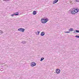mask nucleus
<instances>
[{"instance_id":"nucleus-1","label":"nucleus","mask_w":79,"mask_h":79,"mask_svg":"<svg viewBox=\"0 0 79 79\" xmlns=\"http://www.w3.org/2000/svg\"><path fill=\"white\" fill-rule=\"evenodd\" d=\"M70 11L72 15H76L77 13V12H76V11H75V10H74L73 8L70 10Z\"/></svg>"},{"instance_id":"nucleus-2","label":"nucleus","mask_w":79,"mask_h":79,"mask_svg":"<svg viewBox=\"0 0 79 79\" xmlns=\"http://www.w3.org/2000/svg\"><path fill=\"white\" fill-rule=\"evenodd\" d=\"M18 31H21V32H24V31H25V29L23 28H20L18 29Z\"/></svg>"},{"instance_id":"nucleus-3","label":"nucleus","mask_w":79,"mask_h":79,"mask_svg":"<svg viewBox=\"0 0 79 79\" xmlns=\"http://www.w3.org/2000/svg\"><path fill=\"white\" fill-rule=\"evenodd\" d=\"M18 15H19V12H17L16 13V14H13L12 15H11V16H18Z\"/></svg>"},{"instance_id":"nucleus-4","label":"nucleus","mask_w":79,"mask_h":79,"mask_svg":"<svg viewBox=\"0 0 79 79\" xmlns=\"http://www.w3.org/2000/svg\"><path fill=\"white\" fill-rule=\"evenodd\" d=\"M73 9L75 10V11H76V12L77 13H78V12L79 11V9H77V8H73Z\"/></svg>"},{"instance_id":"nucleus-5","label":"nucleus","mask_w":79,"mask_h":79,"mask_svg":"<svg viewBox=\"0 0 79 79\" xmlns=\"http://www.w3.org/2000/svg\"><path fill=\"white\" fill-rule=\"evenodd\" d=\"M31 66L32 67H33L34 66H36V63L35 62H33L31 64Z\"/></svg>"},{"instance_id":"nucleus-6","label":"nucleus","mask_w":79,"mask_h":79,"mask_svg":"<svg viewBox=\"0 0 79 79\" xmlns=\"http://www.w3.org/2000/svg\"><path fill=\"white\" fill-rule=\"evenodd\" d=\"M56 73L57 74H59L60 73V70L59 69H57L56 70Z\"/></svg>"},{"instance_id":"nucleus-7","label":"nucleus","mask_w":79,"mask_h":79,"mask_svg":"<svg viewBox=\"0 0 79 79\" xmlns=\"http://www.w3.org/2000/svg\"><path fill=\"white\" fill-rule=\"evenodd\" d=\"M41 23H43V24H45V23H46V22L44 20V18L42 19L41 20Z\"/></svg>"},{"instance_id":"nucleus-8","label":"nucleus","mask_w":79,"mask_h":79,"mask_svg":"<svg viewBox=\"0 0 79 79\" xmlns=\"http://www.w3.org/2000/svg\"><path fill=\"white\" fill-rule=\"evenodd\" d=\"M58 2V0H55L54 1H53V4H55V3H57Z\"/></svg>"},{"instance_id":"nucleus-9","label":"nucleus","mask_w":79,"mask_h":79,"mask_svg":"<svg viewBox=\"0 0 79 79\" xmlns=\"http://www.w3.org/2000/svg\"><path fill=\"white\" fill-rule=\"evenodd\" d=\"M44 35H45V32H42L41 33V36H44Z\"/></svg>"},{"instance_id":"nucleus-10","label":"nucleus","mask_w":79,"mask_h":79,"mask_svg":"<svg viewBox=\"0 0 79 79\" xmlns=\"http://www.w3.org/2000/svg\"><path fill=\"white\" fill-rule=\"evenodd\" d=\"M36 14H37V12H36V11H33V15H36Z\"/></svg>"},{"instance_id":"nucleus-11","label":"nucleus","mask_w":79,"mask_h":79,"mask_svg":"<svg viewBox=\"0 0 79 79\" xmlns=\"http://www.w3.org/2000/svg\"><path fill=\"white\" fill-rule=\"evenodd\" d=\"M21 44H26V42L25 41H22L21 42Z\"/></svg>"},{"instance_id":"nucleus-12","label":"nucleus","mask_w":79,"mask_h":79,"mask_svg":"<svg viewBox=\"0 0 79 79\" xmlns=\"http://www.w3.org/2000/svg\"><path fill=\"white\" fill-rule=\"evenodd\" d=\"M73 31H74V29H73V28H70L69 30V31H71V32Z\"/></svg>"},{"instance_id":"nucleus-13","label":"nucleus","mask_w":79,"mask_h":79,"mask_svg":"<svg viewBox=\"0 0 79 79\" xmlns=\"http://www.w3.org/2000/svg\"><path fill=\"white\" fill-rule=\"evenodd\" d=\"M44 20L46 22V23L48 21V19H44Z\"/></svg>"},{"instance_id":"nucleus-14","label":"nucleus","mask_w":79,"mask_h":79,"mask_svg":"<svg viewBox=\"0 0 79 79\" xmlns=\"http://www.w3.org/2000/svg\"><path fill=\"white\" fill-rule=\"evenodd\" d=\"M44 60V57H41V60H40V61H43V60Z\"/></svg>"},{"instance_id":"nucleus-15","label":"nucleus","mask_w":79,"mask_h":79,"mask_svg":"<svg viewBox=\"0 0 79 79\" xmlns=\"http://www.w3.org/2000/svg\"><path fill=\"white\" fill-rule=\"evenodd\" d=\"M76 32H77V33H79V31L78 30H75Z\"/></svg>"},{"instance_id":"nucleus-16","label":"nucleus","mask_w":79,"mask_h":79,"mask_svg":"<svg viewBox=\"0 0 79 79\" xmlns=\"http://www.w3.org/2000/svg\"><path fill=\"white\" fill-rule=\"evenodd\" d=\"M3 31L2 30H0V35L3 33Z\"/></svg>"},{"instance_id":"nucleus-17","label":"nucleus","mask_w":79,"mask_h":79,"mask_svg":"<svg viewBox=\"0 0 79 79\" xmlns=\"http://www.w3.org/2000/svg\"><path fill=\"white\" fill-rule=\"evenodd\" d=\"M40 33V31H38V32L37 33V35H39Z\"/></svg>"},{"instance_id":"nucleus-18","label":"nucleus","mask_w":79,"mask_h":79,"mask_svg":"<svg viewBox=\"0 0 79 79\" xmlns=\"http://www.w3.org/2000/svg\"><path fill=\"white\" fill-rule=\"evenodd\" d=\"M0 71H3V69L1 68L0 69Z\"/></svg>"},{"instance_id":"nucleus-19","label":"nucleus","mask_w":79,"mask_h":79,"mask_svg":"<svg viewBox=\"0 0 79 79\" xmlns=\"http://www.w3.org/2000/svg\"><path fill=\"white\" fill-rule=\"evenodd\" d=\"M76 2H79V0H74Z\"/></svg>"},{"instance_id":"nucleus-20","label":"nucleus","mask_w":79,"mask_h":79,"mask_svg":"<svg viewBox=\"0 0 79 79\" xmlns=\"http://www.w3.org/2000/svg\"><path fill=\"white\" fill-rule=\"evenodd\" d=\"M76 37H77V38H79V35H76L75 36Z\"/></svg>"},{"instance_id":"nucleus-21","label":"nucleus","mask_w":79,"mask_h":79,"mask_svg":"<svg viewBox=\"0 0 79 79\" xmlns=\"http://www.w3.org/2000/svg\"><path fill=\"white\" fill-rule=\"evenodd\" d=\"M70 32V31H66V32H65V33H69Z\"/></svg>"},{"instance_id":"nucleus-22","label":"nucleus","mask_w":79,"mask_h":79,"mask_svg":"<svg viewBox=\"0 0 79 79\" xmlns=\"http://www.w3.org/2000/svg\"><path fill=\"white\" fill-rule=\"evenodd\" d=\"M3 0V1H5V0ZM6 0V1H10V0Z\"/></svg>"},{"instance_id":"nucleus-23","label":"nucleus","mask_w":79,"mask_h":79,"mask_svg":"<svg viewBox=\"0 0 79 79\" xmlns=\"http://www.w3.org/2000/svg\"><path fill=\"white\" fill-rule=\"evenodd\" d=\"M76 31H75H75H74L73 32V33H75V32H76Z\"/></svg>"}]
</instances>
